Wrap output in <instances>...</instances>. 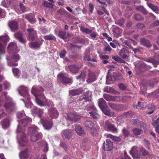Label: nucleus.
<instances>
[{
  "instance_id": "nucleus-2",
  "label": "nucleus",
  "mask_w": 159,
  "mask_h": 159,
  "mask_svg": "<svg viewBox=\"0 0 159 159\" xmlns=\"http://www.w3.org/2000/svg\"><path fill=\"white\" fill-rule=\"evenodd\" d=\"M31 121V119L30 118H28L22 119L19 122V125L18 126L16 133L17 134V138L20 146H24L27 141L26 136L25 133V131L24 129H21L20 125L22 124L24 126H25L29 123Z\"/></svg>"
},
{
  "instance_id": "nucleus-5",
  "label": "nucleus",
  "mask_w": 159,
  "mask_h": 159,
  "mask_svg": "<svg viewBox=\"0 0 159 159\" xmlns=\"http://www.w3.org/2000/svg\"><path fill=\"white\" fill-rule=\"evenodd\" d=\"M41 122L45 129H49L52 126V123L51 120H48L46 119L41 118Z\"/></svg>"
},
{
  "instance_id": "nucleus-40",
  "label": "nucleus",
  "mask_w": 159,
  "mask_h": 159,
  "mask_svg": "<svg viewBox=\"0 0 159 159\" xmlns=\"http://www.w3.org/2000/svg\"><path fill=\"white\" fill-rule=\"evenodd\" d=\"M85 126L89 129V130L91 129H93L94 128L93 127L94 124L91 121H86L85 122Z\"/></svg>"
},
{
  "instance_id": "nucleus-55",
  "label": "nucleus",
  "mask_w": 159,
  "mask_h": 159,
  "mask_svg": "<svg viewBox=\"0 0 159 159\" xmlns=\"http://www.w3.org/2000/svg\"><path fill=\"white\" fill-rule=\"evenodd\" d=\"M140 150L142 152V155L144 156L148 155V152L145 149L142 147L141 148Z\"/></svg>"
},
{
  "instance_id": "nucleus-30",
  "label": "nucleus",
  "mask_w": 159,
  "mask_h": 159,
  "mask_svg": "<svg viewBox=\"0 0 159 159\" xmlns=\"http://www.w3.org/2000/svg\"><path fill=\"white\" fill-rule=\"evenodd\" d=\"M19 157L20 159L27 158L28 157V152L27 150L21 151L19 154Z\"/></svg>"
},
{
  "instance_id": "nucleus-46",
  "label": "nucleus",
  "mask_w": 159,
  "mask_h": 159,
  "mask_svg": "<svg viewBox=\"0 0 159 159\" xmlns=\"http://www.w3.org/2000/svg\"><path fill=\"white\" fill-rule=\"evenodd\" d=\"M90 115L93 117L94 119H98L100 118V115L97 113L95 112H89Z\"/></svg>"
},
{
  "instance_id": "nucleus-28",
  "label": "nucleus",
  "mask_w": 159,
  "mask_h": 159,
  "mask_svg": "<svg viewBox=\"0 0 159 159\" xmlns=\"http://www.w3.org/2000/svg\"><path fill=\"white\" fill-rule=\"evenodd\" d=\"M148 6L153 11L156 13H159V7L151 4H148Z\"/></svg>"
},
{
  "instance_id": "nucleus-6",
  "label": "nucleus",
  "mask_w": 159,
  "mask_h": 159,
  "mask_svg": "<svg viewBox=\"0 0 159 159\" xmlns=\"http://www.w3.org/2000/svg\"><path fill=\"white\" fill-rule=\"evenodd\" d=\"M58 77L64 84H69L71 83V79L69 78L67 75L65 73L60 74L58 75Z\"/></svg>"
},
{
  "instance_id": "nucleus-33",
  "label": "nucleus",
  "mask_w": 159,
  "mask_h": 159,
  "mask_svg": "<svg viewBox=\"0 0 159 159\" xmlns=\"http://www.w3.org/2000/svg\"><path fill=\"white\" fill-rule=\"evenodd\" d=\"M139 149L136 147L134 146L132 147V148L130 151V153L131 155H136L139 153L138 151Z\"/></svg>"
},
{
  "instance_id": "nucleus-25",
  "label": "nucleus",
  "mask_w": 159,
  "mask_h": 159,
  "mask_svg": "<svg viewBox=\"0 0 159 159\" xmlns=\"http://www.w3.org/2000/svg\"><path fill=\"white\" fill-rule=\"evenodd\" d=\"M25 18L27 19L32 24H33L35 22V20L34 18V16L32 14H29L26 15Z\"/></svg>"
},
{
  "instance_id": "nucleus-43",
  "label": "nucleus",
  "mask_w": 159,
  "mask_h": 159,
  "mask_svg": "<svg viewBox=\"0 0 159 159\" xmlns=\"http://www.w3.org/2000/svg\"><path fill=\"white\" fill-rule=\"evenodd\" d=\"M9 38L7 35H5L4 36L2 35L0 36V40L3 42H7L9 41Z\"/></svg>"
},
{
  "instance_id": "nucleus-15",
  "label": "nucleus",
  "mask_w": 159,
  "mask_h": 159,
  "mask_svg": "<svg viewBox=\"0 0 159 159\" xmlns=\"http://www.w3.org/2000/svg\"><path fill=\"white\" fill-rule=\"evenodd\" d=\"M104 91L106 92L114 94H120V92L114 90L113 88L108 86H106L104 89Z\"/></svg>"
},
{
  "instance_id": "nucleus-59",
  "label": "nucleus",
  "mask_w": 159,
  "mask_h": 159,
  "mask_svg": "<svg viewBox=\"0 0 159 159\" xmlns=\"http://www.w3.org/2000/svg\"><path fill=\"white\" fill-rule=\"evenodd\" d=\"M66 54V51L65 50H62L60 53V57L63 58Z\"/></svg>"
},
{
  "instance_id": "nucleus-64",
  "label": "nucleus",
  "mask_w": 159,
  "mask_h": 159,
  "mask_svg": "<svg viewBox=\"0 0 159 159\" xmlns=\"http://www.w3.org/2000/svg\"><path fill=\"white\" fill-rule=\"evenodd\" d=\"M144 107V105L141 102H138L137 108L141 109Z\"/></svg>"
},
{
  "instance_id": "nucleus-14",
  "label": "nucleus",
  "mask_w": 159,
  "mask_h": 159,
  "mask_svg": "<svg viewBox=\"0 0 159 159\" xmlns=\"http://www.w3.org/2000/svg\"><path fill=\"white\" fill-rule=\"evenodd\" d=\"M105 126L107 129L114 133H116L117 132V129L114 125L109 123L108 121H106Z\"/></svg>"
},
{
  "instance_id": "nucleus-12",
  "label": "nucleus",
  "mask_w": 159,
  "mask_h": 159,
  "mask_svg": "<svg viewBox=\"0 0 159 159\" xmlns=\"http://www.w3.org/2000/svg\"><path fill=\"white\" fill-rule=\"evenodd\" d=\"M75 130L77 134L80 136H84L86 134L83 129L79 125H75Z\"/></svg>"
},
{
  "instance_id": "nucleus-57",
  "label": "nucleus",
  "mask_w": 159,
  "mask_h": 159,
  "mask_svg": "<svg viewBox=\"0 0 159 159\" xmlns=\"http://www.w3.org/2000/svg\"><path fill=\"white\" fill-rule=\"evenodd\" d=\"M130 48L133 50L135 54L138 52H139L142 49V48L140 47H138L136 48H133L132 47V48Z\"/></svg>"
},
{
  "instance_id": "nucleus-3",
  "label": "nucleus",
  "mask_w": 159,
  "mask_h": 159,
  "mask_svg": "<svg viewBox=\"0 0 159 159\" xmlns=\"http://www.w3.org/2000/svg\"><path fill=\"white\" fill-rule=\"evenodd\" d=\"M3 95L5 97L6 102L4 105V107L6 109L10 108L11 107H14L15 103L12 101V99L8 96L7 95V93L5 92L3 93Z\"/></svg>"
},
{
  "instance_id": "nucleus-47",
  "label": "nucleus",
  "mask_w": 159,
  "mask_h": 159,
  "mask_svg": "<svg viewBox=\"0 0 159 159\" xmlns=\"http://www.w3.org/2000/svg\"><path fill=\"white\" fill-rule=\"evenodd\" d=\"M80 30L83 32L85 33L86 34H90L92 30L89 28H85L84 27H81Z\"/></svg>"
},
{
  "instance_id": "nucleus-45",
  "label": "nucleus",
  "mask_w": 159,
  "mask_h": 159,
  "mask_svg": "<svg viewBox=\"0 0 159 159\" xmlns=\"http://www.w3.org/2000/svg\"><path fill=\"white\" fill-rule=\"evenodd\" d=\"M41 44L37 42H32L29 44V45L31 48H37L39 47Z\"/></svg>"
},
{
  "instance_id": "nucleus-18",
  "label": "nucleus",
  "mask_w": 159,
  "mask_h": 159,
  "mask_svg": "<svg viewBox=\"0 0 159 159\" xmlns=\"http://www.w3.org/2000/svg\"><path fill=\"white\" fill-rule=\"evenodd\" d=\"M8 25L12 31L16 30L18 28L17 22L16 21H9L8 23Z\"/></svg>"
},
{
  "instance_id": "nucleus-13",
  "label": "nucleus",
  "mask_w": 159,
  "mask_h": 159,
  "mask_svg": "<svg viewBox=\"0 0 159 159\" xmlns=\"http://www.w3.org/2000/svg\"><path fill=\"white\" fill-rule=\"evenodd\" d=\"M39 130V129L35 125H32L28 129V134L29 135L37 134V132Z\"/></svg>"
},
{
  "instance_id": "nucleus-4",
  "label": "nucleus",
  "mask_w": 159,
  "mask_h": 159,
  "mask_svg": "<svg viewBox=\"0 0 159 159\" xmlns=\"http://www.w3.org/2000/svg\"><path fill=\"white\" fill-rule=\"evenodd\" d=\"M18 90L19 94L27 99L29 102L30 100L27 88L25 86H21L18 88Z\"/></svg>"
},
{
  "instance_id": "nucleus-24",
  "label": "nucleus",
  "mask_w": 159,
  "mask_h": 159,
  "mask_svg": "<svg viewBox=\"0 0 159 159\" xmlns=\"http://www.w3.org/2000/svg\"><path fill=\"white\" fill-rule=\"evenodd\" d=\"M91 93L89 92H86L85 93V94L83 97L84 101H91Z\"/></svg>"
},
{
  "instance_id": "nucleus-37",
  "label": "nucleus",
  "mask_w": 159,
  "mask_h": 159,
  "mask_svg": "<svg viewBox=\"0 0 159 159\" xmlns=\"http://www.w3.org/2000/svg\"><path fill=\"white\" fill-rule=\"evenodd\" d=\"M58 112L56 110L53 109L51 111L50 116L51 117L57 118L58 116Z\"/></svg>"
},
{
  "instance_id": "nucleus-22",
  "label": "nucleus",
  "mask_w": 159,
  "mask_h": 159,
  "mask_svg": "<svg viewBox=\"0 0 159 159\" xmlns=\"http://www.w3.org/2000/svg\"><path fill=\"white\" fill-rule=\"evenodd\" d=\"M140 42L142 45L148 48H150L152 46V45L149 41L145 39L142 38L141 39Z\"/></svg>"
},
{
  "instance_id": "nucleus-61",
  "label": "nucleus",
  "mask_w": 159,
  "mask_h": 159,
  "mask_svg": "<svg viewBox=\"0 0 159 159\" xmlns=\"http://www.w3.org/2000/svg\"><path fill=\"white\" fill-rule=\"evenodd\" d=\"M134 18L135 19V20H139L143 19V18L141 17L140 15L138 14H136L134 15Z\"/></svg>"
},
{
  "instance_id": "nucleus-53",
  "label": "nucleus",
  "mask_w": 159,
  "mask_h": 159,
  "mask_svg": "<svg viewBox=\"0 0 159 159\" xmlns=\"http://www.w3.org/2000/svg\"><path fill=\"white\" fill-rule=\"evenodd\" d=\"M12 59L16 62L19 59L20 57L19 55L17 54H15L11 57Z\"/></svg>"
},
{
  "instance_id": "nucleus-38",
  "label": "nucleus",
  "mask_w": 159,
  "mask_h": 159,
  "mask_svg": "<svg viewBox=\"0 0 159 159\" xmlns=\"http://www.w3.org/2000/svg\"><path fill=\"white\" fill-rule=\"evenodd\" d=\"M98 105L100 108H102L106 105V102L103 98H100L98 100Z\"/></svg>"
},
{
  "instance_id": "nucleus-44",
  "label": "nucleus",
  "mask_w": 159,
  "mask_h": 159,
  "mask_svg": "<svg viewBox=\"0 0 159 159\" xmlns=\"http://www.w3.org/2000/svg\"><path fill=\"white\" fill-rule=\"evenodd\" d=\"M122 132L123 136L125 137H128L130 134L129 131L125 128H123Z\"/></svg>"
},
{
  "instance_id": "nucleus-23",
  "label": "nucleus",
  "mask_w": 159,
  "mask_h": 159,
  "mask_svg": "<svg viewBox=\"0 0 159 159\" xmlns=\"http://www.w3.org/2000/svg\"><path fill=\"white\" fill-rule=\"evenodd\" d=\"M132 132L134 135L135 136L139 135L143 133L142 129L138 128L132 129Z\"/></svg>"
},
{
  "instance_id": "nucleus-58",
  "label": "nucleus",
  "mask_w": 159,
  "mask_h": 159,
  "mask_svg": "<svg viewBox=\"0 0 159 159\" xmlns=\"http://www.w3.org/2000/svg\"><path fill=\"white\" fill-rule=\"evenodd\" d=\"M57 12L60 15H64L66 14V11L63 9H60L57 11Z\"/></svg>"
},
{
  "instance_id": "nucleus-21",
  "label": "nucleus",
  "mask_w": 159,
  "mask_h": 159,
  "mask_svg": "<svg viewBox=\"0 0 159 159\" xmlns=\"http://www.w3.org/2000/svg\"><path fill=\"white\" fill-rule=\"evenodd\" d=\"M32 113L35 115H37L39 116L41 118V116L42 115L43 112L42 110L38 108L37 107H34L32 110Z\"/></svg>"
},
{
  "instance_id": "nucleus-60",
  "label": "nucleus",
  "mask_w": 159,
  "mask_h": 159,
  "mask_svg": "<svg viewBox=\"0 0 159 159\" xmlns=\"http://www.w3.org/2000/svg\"><path fill=\"white\" fill-rule=\"evenodd\" d=\"M6 14L5 11L0 8V17L4 18L6 15Z\"/></svg>"
},
{
  "instance_id": "nucleus-1",
  "label": "nucleus",
  "mask_w": 159,
  "mask_h": 159,
  "mask_svg": "<svg viewBox=\"0 0 159 159\" xmlns=\"http://www.w3.org/2000/svg\"><path fill=\"white\" fill-rule=\"evenodd\" d=\"M43 89L42 88L40 89L35 86L32 88V93L36 98L35 102L37 105L41 107L53 106V103L50 100L46 98L43 93H40L41 91H43Z\"/></svg>"
},
{
  "instance_id": "nucleus-31",
  "label": "nucleus",
  "mask_w": 159,
  "mask_h": 159,
  "mask_svg": "<svg viewBox=\"0 0 159 159\" xmlns=\"http://www.w3.org/2000/svg\"><path fill=\"white\" fill-rule=\"evenodd\" d=\"M17 48V46L16 44V43L14 42H12L9 45L7 49L8 50H15L16 51H17L16 50Z\"/></svg>"
},
{
  "instance_id": "nucleus-9",
  "label": "nucleus",
  "mask_w": 159,
  "mask_h": 159,
  "mask_svg": "<svg viewBox=\"0 0 159 159\" xmlns=\"http://www.w3.org/2000/svg\"><path fill=\"white\" fill-rule=\"evenodd\" d=\"M28 34L30 39L34 40L36 37V32L33 29L29 28L27 29Z\"/></svg>"
},
{
  "instance_id": "nucleus-48",
  "label": "nucleus",
  "mask_w": 159,
  "mask_h": 159,
  "mask_svg": "<svg viewBox=\"0 0 159 159\" xmlns=\"http://www.w3.org/2000/svg\"><path fill=\"white\" fill-rule=\"evenodd\" d=\"M133 124L137 126H140L141 125L142 122L137 119H134L132 120Z\"/></svg>"
},
{
  "instance_id": "nucleus-36",
  "label": "nucleus",
  "mask_w": 159,
  "mask_h": 159,
  "mask_svg": "<svg viewBox=\"0 0 159 159\" xmlns=\"http://www.w3.org/2000/svg\"><path fill=\"white\" fill-rule=\"evenodd\" d=\"M85 73L84 72H81V74L78 76H77L76 79L83 82H84L85 80Z\"/></svg>"
},
{
  "instance_id": "nucleus-10",
  "label": "nucleus",
  "mask_w": 159,
  "mask_h": 159,
  "mask_svg": "<svg viewBox=\"0 0 159 159\" xmlns=\"http://www.w3.org/2000/svg\"><path fill=\"white\" fill-rule=\"evenodd\" d=\"M96 80L95 74L90 70H88V76L87 77L86 81L88 83H92L94 81Z\"/></svg>"
},
{
  "instance_id": "nucleus-54",
  "label": "nucleus",
  "mask_w": 159,
  "mask_h": 159,
  "mask_svg": "<svg viewBox=\"0 0 159 159\" xmlns=\"http://www.w3.org/2000/svg\"><path fill=\"white\" fill-rule=\"evenodd\" d=\"M122 44L124 45V46L126 45L128 46L130 48H132V47L130 43L128 41L125 40H124L122 41Z\"/></svg>"
},
{
  "instance_id": "nucleus-49",
  "label": "nucleus",
  "mask_w": 159,
  "mask_h": 159,
  "mask_svg": "<svg viewBox=\"0 0 159 159\" xmlns=\"http://www.w3.org/2000/svg\"><path fill=\"white\" fill-rule=\"evenodd\" d=\"M43 5L44 6L48 8H52L53 7V5L52 3L46 1H44Z\"/></svg>"
},
{
  "instance_id": "nucleus-17",
  "label": "nucleus",
  "mask_w": 159,
  "mask_h": 159,
  "mask_svg": "<svg viewBox=\"0 0 159 159\" xmlns=\"http://www.w3.org/2000/svg\"><path fill=\"white\" fill-rule=\"evenodd\" d=\"M1 124L2 128L5 129L8 127L10 125V122L8 118L5 119L1 121Z\"/></svg>"
},
{
  "instance_id": "nucleus-52",
  "label": "nucleus",
  "mask_w": 159,
  "mask_h": 159,
  "mask_svg": "<svg viewBox=\"0 0 159 159\" xmlns=\"http://www.w3.org/2000/svg\"><path fill=\"white\" fill-rule=\"evenodd\" d=\"M112 101L116 102H120L121 100L120 97L118 96H112Z\"/></svg>"
},
{
  "instance_id": "nucleus-50",
  "label": "nucleus",
  "mask_w": 159,
  "mask_h": 159,
  "mask_svg": "<svg viewBox=\"0 0 159 159\" xmlns=\"http://www.w3.org/2000/svg\"><path fill=\"white\" fill-rule=\"evenodd\" d=\"M12 71L15 77L18 78L19 76V70L17 68H13L12 69Z\"/></svg>"
},
{
  "instance_id": "nucleus-29",
  "label": "nucleus",
  "mask_w": 159,
  "mask_h": 159,
  "mask_svg": "<svg viewBox=\"0 0 159 159\" xmlns=\"http://www.w3.org/2000/svg\"><path fill=\"white\" fill-rule=\"evenodd\" d=\"M108 105L110 107L115 110L119 111L120 110L121 106L120 105L111 103H109Z\"/></svg>"
},
{
  "instance_id": "nucleus-39",
  "label": "nucleus",
  "mask_w": 159,
  "mask_h": 159,
  "mask_svg": "<svg viewBox=\"0 0 159 159\" xmlns=\"http://www.w3.org/2000/svg\"><path fill=\"white\" fill-rule=\"evenodd\" d=\"M44 38L47 40H56V38L52 34H50L49 35H47L45 36L44 37Z\"/></svg>"
},
{
  "instance_id": "nucleus-7",
  "label": "nucleus",
  "mask_w": 159,
  "mask_h": 159,
  "mask_svg": "<svg viewBox=\"0 0 159 159\" xmlns=\"http://www.w3.org/2000/svg\"><path fill=\"white\" fill-rule=\"evenodd\" d=\"M66 119L70 121L76 122L79 120L80 117L75 113H70L67 115Z\"/></svg>"
},
{
  "instance_id": "nucleus-42",
  "label": "nucleus",
  "mask_w": 159,
  "mask_h": 159,
  "mask_svg": "<svg viewBox=\"0 0 159 159\" xmlns=\"http://www.w3.org/2000/svg\"><path fill=\"white\" fill-rule=\"evenodd\" d=\"M88 141V140L86 139H84L82 140V143L81 145V148L82 150H85V148L87 146Z\"/></svg>"
},
{
  "instance_id": "nucleus-16",
  "label": "nucleus",
  "mask_w": 159,
  "mask_h": 159,
  "mask_svg": "<svg viewBox=\"0 0 159 159\" xmlns=\"http://www.w3.org/2000/svg\"><path fill=\"white\" fill-rule=\"evenodd\" d=\"M55 33L58 36L63 39L68 38L69 36V34L65 31H60L58 32H55Z\"/></svg>"
},
{
  "instance_id": "nucleus-8",
  "label": "nucleus",
  "mask_w": 159,
  "mask_h": 159,
  "mask_svg": "<svg viewBox=\"0 0 159 159\" xmlns=\"http://www.w3.org/2000/svg\"><path fill=\"white\" fill-rule=\"evenodd\" d=\"M113 148V143L110 140L107 139L106 142L104 143L103 148L104 151H110Z\"/></svg>"
},
{
  "instance_id": "nucleus-35",
  "label": "nucleus",
  "mask_w": 159,
  "mask_h": 159,
  "mask_svg": "<svg viewBox=\"0 0 159 159\" xmlns=\"http://www.w3.org/2000/svg\"><path fill=\"white\" fill-rule=\"evenodd\" d=\"M63 134L66 139H69L71 137V132L70 130H65L63 131Z\"/></svg>"
},
{
  "instance_id": "nucleus-51",
  "label": "nucleus",
  "mask_w": 159,
  "mask_h": 159,
  "mask_svg": "<svg viewBox=\"0 0 159 159\" xmlns=\"http://www.w3.org/2000/svg\"><path fill=\"white\" fill-rule=\"evenodd\" d=\"M103 97L107 101H112V96H111L108 94H105L103 95Z\"/></svg>"
},
{
  "instance_id": "nucleus-32",
  "label": "nucleus",
  "mask_w": 159,
  "mask_h": 159,
  "mask_svg": "<svg viewBox=\"0 0 159 159\" xmlns=\"http://www.w3.org/2000/svg\"><path fill=\"white\" fill-rule=\"evenodd\" d=\"M91 135L93 136H96L98 135L99 130L96 128H93L90 130Z\"/></svg>"
},
{
  "instance_id": "nucleus-27",
  "label": "nucleus",
  "mask_w": 159,
  "mask_h": 159,
  "mask_svg": "<svg viewBox=\"0 0 159 159\" xmlns=\"http://www.w3.org/2000/svg\"><path fill=\"white\" fill-rule=\"evenodd\" d=\"M102 110L103 112L106 115L109 116H113L114 115V113L113 112H110V110L107 107L106 108H102Z\"/></svg>"
},
{
  "instance_id": "nucleus-20",
  "label": "nucleus",
  "mask_w": 159,
  "mask_h": 159,
  "mask_svg": "<svg viewBox=\"0 0 159 159\" xmlns=\"http://www.w3.org/2000/svg\"><path fill=\"white\" fill-rule=\"evenodd\" d=\"M30 136L31 140L33 142H35L41 138L42 135L41 133H39Z\"/></svg>"
},
{
  "instance_id": "nucleus-26",
  "label": "nucleus",
  "mask_w": 159,
  "mask_h": 159,
  "mask_svg": "<svg viewBox=\"0 0 159 159\" xmlns=\"http://www.w3.org/2000/svg\"><path fill=\"white\" fill-rule=\"evenodd\" d=\"M82 90L81 89H74L69 92L70 94L72 95L75 96L79 95L82 92Z\"/></svg>"
},
{
  "instance_id": "nucleus-34",
  "label": "nucleus",
  "mask_w": 159,
  "mask_h": 159,
  "mask_svg": "<svg viewBox=\"0 0 159 159\" xmlns=\"http://www.w3.org/2000/svg\"><path fill=\"white\" fill-rule=\"evenodd\" d=\"M14 36L15 38L19 40L21 42H24L25 40L22 37V35L21 33H17L14 34Z\"/></svg>"
},
{
  "instance_id": "nucleus-19",
  "label": "nucleus",
  "mask_w": 159,
  "mask_h": 159,
  "mask_svg": "<svg viewBox=\"0 0 159 159\" xmlns=\"http://www.w3.org/2000/svg\"><path fill=\"white\" fill-rule=\"evenodd\" d=\"M129 51L125 48H123L120 51L119 53V55L123 59L127 58V53H129Z\"/></svg>"
},
{
  "instance_id": "nucleus-63",
  "label": "nucleus",
  "mask_w": 159,
  "mask_h": 159,
  "mask_svg": "<svg viewBox=\"0 0 159 159\" xmlns=\"http://www.w3.org/2000/svg\"><path fill=\"white\" fill-rule=\"evenodd\" d=\"M119 88L121 90H125L126 88V87L123 84H120L118 85Z\"/></svg>"
},
{
  "instance_id": "nucleus-62",
  "label": "nucleus",
  "mask_w": 159,
  "mask_h": 159,
  "mask_svg": "<svg viewBox=\"0 0 159 159\" xmlns=\"http://www.w3.org/2000/svg\"><path fill=\"white\" fill-rule=\"evenodd\" d=\"M152 124L155 127L156 132L159 134V124L156 125L154 123H152Z\"/></svg>"
},
{
  "instance_id": "nucleus-11",
  "label": "nucleus",
  "mask_w": 159,
  "mask_h": 159,
  "mask_svg": "<svg viewBox=\"0 0 159 159\" xmlns=\"http://www.w3.org/2000/svg\"><path fill=\"white\" fill-rule=\"evenodd\" d=\"M80 68L75 65H73L68 66L66 68V70L70 72L73 74H75L77 73L80 69Z\"/></svg>"
},
{
  "instance_id": "nucleus-41",
  "label": "nucleus",
  "mask_w": 159,
  "mask_h": 159,
  "mask_svg": "<svg viewBox=\"0 0 159 159\" xmlns=\"http://www.w3.org/2000/svg\"><path fill=\"white\" fill-rule=\"evenodd\" d=\"M157 54V57L158 59V60L154 59H151L149 60V61L152 63L154 65H157L159 63V52Z\"/></svg>"
},
{
  "instance_id": "nucleus-56",
  "label": "nucleus",
  "mask_w": 159,
  "mask_h": 159,
  "mask_svg": "<svg viewBox=\"0 0 159 159\" xmlns=\"http://www.w3.org/2000/svg\"><path fill=\"white\" fill-rule=\"evenodd\" d=\"M6 115V113L3 109L0 107V119L4 116Z\"/></svg>"
}]
</instances>
